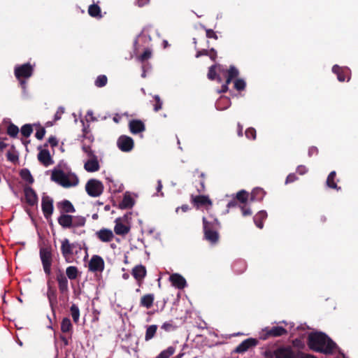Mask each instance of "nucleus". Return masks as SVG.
<instances>
[{
	"label": "nucleus",
	"mask_w": 358,
	"mask_h": 358,
	"mask_svg": "<svg viewBox=\"0 0 358 358\" xmlns=\"http://www.w3.org/2000/svg\"><path fill=\"white\" fill-rule=\"evenodd\" d=\"M146 273L145 267L141 264L134 266L131 271L132 275L136 280L139 286H141Z\"/></svg>",
	"instance_id": "nucleus-18"
},
{
	"label": "nucleus",
	"mask_w": 358,
	"mask_h": 358,
	"mask_svg": "<svg viewBox=\"0 0 358 358\" xmlns=\"http://www.w3.org/2000/svg\"><path fill=\"white\" fill-rule=\"evenodd\" d=\"M308 172V169L304 165H299L296 168V173L299 175H304Z\"/></svg>",
	"instance_id": "nucleus-62"
},
{
	"label": "nucleus",
	"mask_w": 358,
	"mask_h": 358,
	"mask_svg": "<svg viewBox=\"0 0 358 358\" xmlns=\"http://www.w3.org/2000/svg\"><path fill=\"white\" fill-rule=\"evenodd\" d=\"M152 56V52L149 49H146L143 52V54H141L138 57V59L143 63L144 62H145L146 60H148V59H150Z\"/></svg>",
	"instance_id": "nucleus-53"
},
{
	"label": "nucleus",
	"mask_w": 358,
	"mask_h": 358,
	"mask_svg": "<svg viewBox=\"0 0 358 358\" xmlns=\"http://www.w3.org/2000/svg\"><path fill=\"white\" fill-rule=\"evenodd\" d=\"M19 128L14 124L13 123L10 122L9 125L7 127V134L10 136L12 138L17 137L18 133H19Z\"/></svg>",
	"instance_id": "nucleus-41"
},
{
	"label": "nucleus",
	"mask_w": 358,
	"mask_h": 358,
	"mask_svg": "<svg viewBox=\"0 0 358 358\" xmlns=\"http://www.w3.org/2000/svg\"><path fill=\"white\" fill-rule=\"evenodd\" d=\"M265 195V192L262 188L257 187L255 188L250 194V201H260L263 199Z\"/></svg>",
	"instance_id": "nucleus-30"
},
{
	"label": "nucleus",
	"mask_w": 358,
	"mask_h": 358,
	"mask_svg": "<svg viewBox=\"0 0 358 358\" xmlns=\"http://www.w3.org/2000/svg\"><path fill=\"white\" fill-rule=\"evenodd\" d=\"M64 113V108L63 107L58 108L55 115V121H57L61 119L62 114Z\"/></svg>",
	"instance_id": "nucleus-59"
},
{
	"label": "nucleus",
	"mask_w": 358,
	"mask_h": 358,
	"mask_svg": "<svg viewBox=\"0 0 358 358\" xmlns=\"http://www.w3.org/2000/svg\"><path fill=\"white\" fill-rule=\"evenodd\" d=\"M258 344V341L255 338H249L242 341L234 350V352L243 354L250 348L255 347Z\"/></svg>",
	"instance_id": "nucleus-15"
},
{
	"label": "nucleus",
	"mask_w": 358,
	"mask_h": 358,
	"mask_svg": "<svg viewBox=\"0 0 358 358\" xmlns=\"http://www.w3.org/2000/svg\"><path fill=\"white\" fill-rule=\"evenodd\" d=\"M176 349L173 346H169L167 349L162 351L156 358H169L174 354Z\"/></svg>",
	"instance_id": "nucleus-43"
},
{
	"label": "nucleus",
	"mask_w": 358,
	"mask_h": 358,
	"mask_svg": "<svg viewBox=\"0 0 358 358\" xmlns=\"http://www.w3.org/2000/svg\"><path fill=\"white\" fill-rule=\"evenodd\" d=\"M236 199L242 203H245L248 199V193L245 190H241L236 194Z\"/></svg>",
	"instance_id": "nucleus-49"
},
{
	"label": "nucleus",
	"mask_w": 358,
	"mask_h": 358,
	"mask_svg": "<svg viewBox=\"0 0 358 358\" xmlns=\"http://www.w3.org/2000/svg\"><path fill=\"white\" fill-rule=\"evenodd\" d=\"M71 315L75 323H78L80 317V310L76 304H72L70 308Z\"/></svg>",
	"instance_id": "nucleus-42"
},
{
	"label": "nucleus",
	"mask_w": 358,
	"mask_h": 358,
	"mask_svg": "<svg viewBox=\"0 0 358 358\" xmlns=\"http://www.w3.org/2000/svg\"><path fill=\"white\" fill-rule=\"evenodd\" d=\"M129 131L133 134H137L145 130V124L140 120H131L129 122Z\"/></svg>",
	"instance_id": "nucleus-20"
},
{
	"label": "nucleus",
	"mask_w": 358,
	"mask_h": 358,
	"mask_svg": "<svg viewBox=\"0 0 358 358\" xmlns=\"http://www.w3.org/2000/svg\"><path fill=\"white\" fill-rule=\"evenodd\" d=\"M155 301V295L153 294H147L141 296L140 300V306L147 309L150 308Z\"/></svg>",
	"instance_id": "nucleus-27"
},
{
	"label": "nucleus",
	"mask_w": 358,
	"mask_h": 358,
	"mask_svg": "<svg viewBox=\"0 0 358 358\" xmlns=\"http://www.w3.org/2000/svg\"><path fill=\"white\" fill-rule=\"evenodd\" d=\"M171 285L175 287L182 289L187 285L186 280L184 277L178 273H173L169 277Z\"/></svg>",
	"instance_id": "nucleus-19"
},
{
	"label": "nucleus",
	"mask_w": 358,
	"mask_h": 358,
	"mask_svg": "<svg viewBox=\"0 0 358 358\" xmlns=\"http://www.w3.org/2000/svg\"><path fill=\"white\" fill-rule=\"evenodd\" d=\"M298 180V178L295 175V173H289L286 178L285 184L293 182Z\"/></svg>",
	"instance_id": "nucleus-60"
},
{
	"label": "nucleus",
	"mask_w": 358,
	"mask_h": 358,
	"mask_svg": "<svg viewBox=\"0 0 358 358\" xmlns=\"http://www.w3.org/2000/svg\"><path fill=\"white\" fill-rule=\"evenodd\" d=\"M45 129L43 127H40L38 129H37L35 136L38 140H42L45 134Z\"/></svg>",
	"instance_id": "nucleus-56"
},
{
	"label": "nucleus",
	"mask_w": 358,
	"mask_h": 358,
	"mask_svg": "<svg viewBox=\"0 0 358 358\" xmlns=\"http://www.w3.org/2000/svg\"><path fill=\"white\" fill-rule=\"evenodd\" d=\"M246 86L245 82L243 79H236L234 81V88L237 91L244 90Z\"/></svg>",
	"instance_id": "nucleus-52"
},
{
	"label": "nucleus",
	"mask_w": 358,
	"mask_h": 358,
	"mask_svg": "<svg viewBox=\"0 0 358 358\" xmlns=\"http://www.w3.org/2000/svg\"><path fill=\"white\" fill-rule=\"evenodd\" d=\"M39 255L44 272L46 275H49L51 273V266L52 264L51 247L41 248Z\"/></svg>",
	"instance_id": "nucleus-3"
},
{
	"label": "nucleus",
	"mask_w": 358,
	"mask_h": 358,
	"mask_svg": "<svg viewBox=\"0 0 358 358\" xmlns=\"http://www.w3.org/2000/svg\"><path fill=\"white\" fill-rule=\"evenodd\" d=\"M66 274L67 278L72 280L78 278L79 271L76 266H70L66 268Z\"/></svg>",
	"instance_id": "nucleus-34"
},
{
	"label": "nucleus",
	"mask_w": 358,
	"mask_h": 358,
	"mask_svg": "<svg viewBox=\"0 0 358 358\" xmlns=\"http://www.w3.org/2000/svg\"><path fill=\"white\" fill-rule=\"evenodd\" d=\"M287 334V331L282 327L274 326L266 327L262 330L261 338L266 340L270 337H279Z\"/></svg>",
	"instance_id": "nucleus-5"
},
{
	"label": "nucleus",
	"mask_w": 358,
	"mask_h": 358,
	"mask_svg": "<svg viewBox=\"0 0 358 358\" xmlns=\"http://www.w3.org/2000/svg\"><path fill=\"white\" fill-rule=\"evenodd\" d=\"M206 33L207 38H214L215 40L217 39V36L216 33L213 29H206Z\"/></svg>",
	"instance_id": "nucleus-58"
},
{
	"label": "nucleus",
	"mask_w": 358,
	"mask_h": 358,
	"mask_svg": "<svg viewBox=\"0 0 358 358\" xmlns=\"http://www.w3.org/2000/svg\"><path fill=\"white\" fill-rule=\"evenodd\" d=\"M134 204V199L130 195L125 194L119 204V207L121 209H127L133 207Z\"/></svg>",
	"instance_id": "nucleus-32"
},
{
	"label": "nucleus",
	"mask_w": 358,
	"mask_h": 358,
	"mask_svg": "<svg viewBox=\"0 0 358 358\" xmlns=\"http://www.w3.org/2000/svg\"><path fill=\"white\" fill-rule=\"evenodd\" d=\"M73 328L71 322L69 318L64 317L63 318L62 323H61V331L63 333H68L71 331Z\"/></svg>",
	"instance_id": "nucleus-37"
},
{
	"label": "nucleus",
	"mask_w": 358,
	"mask_h": 358,
	"mask_svg": "<svg viewBox=\"0 0 358 358\" xmlns=\"http://www.w3.org/2000/svg\"><path fill=\"white\" fill-rule=\"evenodd\" d=\"M73 215L68 214H61L57 218L59 224L64 229L73 228Z\"/></svg>",
	"instance_id": "nucleus-21"
},
{
	"label": "nucleus",
	"mask_w": 358,
	"mask_h": 358,
	"mask_svg": "<svg viewBox=\"0 0 358 358\" xmlns=\"http://www.w3.org/2000/svg\"><path fill=\"white\" fill-rule=\"evenodd\" d=\"M266 212L265 210H260L254 216L253 220L255 225L258 228L262 229L264 227V221L266 219Z\"/></svg>",
	"instance_id": "nucleus-28"
},
{
	"label": "nucleus",
	"mask_w": 358,
	"mask_h": 358,
	"mask_svg": "<svg viewBox=\"0 0 358 358\" xmlns=\"http://www.w3.org/2000/svg\"><path fill=\"white\" fill-rule=\"evenodd\" d=\"M153 99L155 101V103L153 104V109L155 112H158L162 108L163 101L159 95H155Z\"/></svg>",
	"instance_id": "nucleus-48"
},
{
	"label": "nucleus",
	"mask_w": 358,
	"mask_h": 358,
	"mask_svg": "<svg viewBox=\"0 0 358 358\" xmlns=\"http://www.w3.org/2000/svg\"><path fill=\"white\" fill-rule=\"evenodd\" d=\"M88 13L93 17H101V8L96 4H92L89 6Z\"/></svg>",
	"instance_id": "nucleus-36"
},
{
	"label": "nucleus",
	"mask_w": 358,
	"mask_h": 358,
	"mask_svg": "<svg viewBox=\"0 0 358 358\" xmlns=\"http://www.w3.org/2000/svg\"><path fill=\"white\" fill-rule=\"evenodd\" d=\"M204 237L208 241H209L212 244H215L218 242L220 236L217 230H208L207 231L204 232Z\"/></svg>",
	"instance_id": "nucleus-31"
},
{
	"label": "nucleus",
	"mask_w": 358,
	"mask_h": 358,
	"mask_svg": "<svg viewBox=\"0 0 358 358\" xmlns=\"http://www.w3.org/2000/svg\"><path fill=\"white\" fill-rule=\"evenodd\" d=\"M108 78L105 75H99L95 80L94 85L97 87H103L107 85Z\"/></svg>",
	"instance_id": "nucleus-46"
},
{
	"label": "nucleus",
	"mask_w": 358,
	"mask_h": 358,
	"mask_svg": "<svg viewBox=\"0 0 358 358\" xmlns=\"http://www.w3.org/2000/svg\"><path fill=\"white\" fill-rule=\"evenodd\" d=\"M41 208L44 217L48 220L53 213V200L48 196H43L41 201Z\"/></svg>",
	"instance_id": "nucleus-12"
},
{
	"label": "nucleus",
	"mask_w": 358,
	"mask_h": 358,
	"mask_svg": "<svg viewBox=\"0 0 358 358\" xmlns=\"http://www.w3.org/2000/svg\"><path fill=\"white\" fill-rule=\"evenodd\" d=\"M48 142L52 148L57 147L58 145V141L55 136H51L49 137Z\"/></svg>",
	"instance_id": "nucleus-61"
},
{
	"label": "nucleus",
	"mask_w": 358,
	"mask_h": 358,
	"mask_svg": "<svg viewBox=\"0 0 358 358\" xmlns=\"http://www.w3.org/2000/svg\"><path fill=\"white\" fill-rule=\"evenodd\" d=\"M245 135L248 139L255 140L257 136L255 129L253 127L248 128L245 130Z\"/></svg>",
	"instance_id": "nucleus-54"
},
{
	"label": "nucleus",
	"mask_w": 358,
	"mask_h": 358,
	"mask_svg": "<svg viewBox=\"0 0 358 358\" xmlns=\"http://www.w3.org/2000/svg\"><path fill=\"white\" fill-rule=\"evenodd\" d=\"M104 189L103 183L96 179H90L85 185L87 194L92 197H98L102 194Z\"/></svg>",
	"instance_id": "nucleus-4"
},
{
	"label": "nucleus",
	"mask_w": 358,
	"mask_h": 358,
	"mask_svg": "<svg viewBox=\"0 0 358 358\" xmlns=\"http://www.w3.org/2000/svg\"><path fill=\"white\" fill-rule=\"evenodd\" d=\"M199 177L200 178L199 183V185H196V188L199 193H203L206 191L205 174L203 173H201Z\"/></svg>",
	"instance_id": "nucleus-45"
},
{
	"label": "nucleus",
	"mask_w": 358,
	"mask_h": 358,
	"mask_svg": "<svg viewBox=\"0 0 358 358\" xmlns=\"http://www.w3.org/2000/svg\"><path fill=\"white\" fill-rule=\"evenodd\" d=\"M336 177V172L335 171L330 172L327 176L326 184L328 187L339 191L341 189V187L337 185V183L335 181Z\"/></svg>",
	"instance_id": "nucleus-29"
},
{
	"label": "nucleus",
	"mask_w": 358,
	"mask_h": 358,
	"mask_svg": "<svg viewBox=\"0 0 358 358\" xmlns=\"http://www.w3.org/2000/svg\"><path fill=\"white\" fill-rule=\"evenodd\" d=\"M56 280L58 282V287L60 293L64 294L68 292L69 287H68V280L66 276L64 275V273L62 271H59L57 273L56 275Z\"/></svg>",
	"instance_id": "nucleus-17"
},
{
	"label": "nucleus",
	"mask_w": 358,
	"mask_h": 358,
	"mask_svg": "<svg viewBox=\"0 0 358 358\" xmlns=\"http://www.w3.org/2000/svg\"><path fill=\"white\" fill-rule=\"evenodd\" d=\"M7 159L11 162H15L18 160V156L10 151H8L6 154Z\"/></svg>",
	"instance_id": "nucleus-57"
},
{
	"label": "nucleus",
	"mask_w": 358,
	"mask_h": 358,
	"mask_svg": "<svg viewBox=\"0 0 358 358\" xmlns=\"http://www.w3.org/2000/svg\"><path fill=\"white\" fill-rule=\"evenodd\" d=\"M105 263L103 258L99 255H93L89 262L88 268L92 272H102L104 270Z\"/></svg>",
	"instance_id": "nucleus-11"
},
{
	"label": "nucleus",
	"mask_w": 358,
	"mask_h": 358,
	"mask_svg": "<svg viewBox=\"0 0 358 358\" xmlns=\"http://www.w3.org/2000/svg\"><path fill=\"white\" fill-rule=\"evenodd\" d=\"M308 345L313 351L325 355L333 354L337 348L336 343L322 332H312L308 336Z\"/></svg>",
	"instance_id": "nucleus-1"
},
{
	"label": "nucleus",
	"mask_w": 358,
	"mask_h": 358,
	"mask_svg": "<svg viewBox=\"0 0 358 358\" xmlns=\"http://www.w3.org/2000/svg\"><path fill=\"white\" fill-rule=\"evenodd\" d=\"M51 180L66 188L76 186L79 182L76 176H69L62 170L53 171L51 175Z\"/></svg>",
	"instance_id": "nucleus-2"
},
{
	"label": "nucleus",
	"mask_w": 358,
	"mask_h": 358,
	"mask_svg": "<svg viewBox=\"0 0 358 358\" xmlns=\"http://www.w3.org/2000/svg\"><path fill=\"white\" fill-rule=\"evenodd\" d=\"M117 145L121 151L127 152L133 149L134 142L130 136L122 135L118 138Z\"/></svg>",
	"instance_id": "nucleus-10"
},
{
	"label": "nucleus",
	"mask_w": 358,
	"mask_h": 358,
	"mask_svg": "<svg viewBox=\"0 0 358 358\" xmlns=\"http://www.w3.org/2000/svg\"><path fill=\"white\" fill-rule=\"evenodd\" d=\"M227 76L233 79L236 78L239 75L238 70L234 66H230L229 69L226 71Z\"/></svg>",
	"instance_id": "nucleus-50"
},
{
	"label": "nucleus",
	"mask_w": 358,
	"mask_h": 358,
	"mask_svg": "<svg viewBox=\"0 0 358 358\" xmlns=\"http://www.w3.org/2000/svg\"><path fill=\"white\" fill-rule=\"evenodd\" d=\"M34 72V68L30 63L16 66L14 69L15 76L17 79L30 78Z\"/></svg>",
	"instance_id": "nucleus-6"
},
{
	"label": "nucleus",
	"mask_w": 358,
	"mask_h": 358,
	"mask_svg": "<svg viewBox=\"0 0 358 358\" xmlns=\"http://www.w3.org/2000/svg\"><path fill=\"white\" fill-rule=\"evenodd\" d=\"M129 231L130 227L129 225L122 223L120 218L115 220L114 231L117 235L124 236L127 234Z\"/></svg>",
	"instance_id": "nucleus-25"
},
{
	"label": "nucleus",
	"mask_w": 358,
	"mask_h": 358,
	"mask_svg": "<svg viewBox=\"0 0 358 358\" xmlns=\"http://www.w3.org/2000/svg\"><path fill=\"white\" fill-rule=\"evenodd\" d=\"M96 235L97 238L102 242H110L114 238L113 231L108 229H101L96 231Z\"/></svg>",
	"instance_id": "nucleus-22"
},
{
	"label": "nucleus",
	"mask_w": 358,
	"mask_h": 358,
	"mask_svg": "<svg viewBox=\"0 0 358 358\" xmlns=\"http://www.w3.org/2000/svg\"><path fill=\"white\" fill-rule=\"evenodd\" d=\"M241 211L243 216H250L252 214V212L250 208H246L245 206H241Z\"/></svg>",
	"instance_id": "nucleus-63"
},
{
	"label": "nucleus",
	"mask_w": 358,
	"mask_h": 358,
	"mask_svg": "<svg viewBox=\"0 0 358 358\" xmlns=\"http://www.w3.org/2000/svg\"><path fill=\"white\" fill-rule=\"evenodd\" d=\"M82 150L85 153H86L87 156L89 158L96 157V155L94 154V151L91 149V147L90 145H84L82 147Z\"/></svg>",
	"instance_id": "nucleus-55"
},
{
	"label": "nucleus",
	"mask_w": 358,
	"mask_h": 358,
	"mask_svg": "<svg viewBox=\"0 0 358 358\" xmlns=\"http://www.w3.org/2000/svg\"><path fill=\"white\" fill-rule=\"evenodd\" d=\"M332 71L337 76L340 82L349 81L350 79V69L348 67H341L338 65H334L332 67Z\"/></svg>",
	"instance_id": "nucleus-13"
},
{
	"label": "nucleus",
	"mask_w": 358,
	"mask_h": 358,
	"mask_svg": "<svg viewBox=\"0 0 358 358\" xmlns=\"http://www.w3.org/2000/svg\"><path fill=\"white\" fill-rule=\"evenodd\" d=\"M246 269V264L243 261H237L233 265V270L237 274H241Z\"/></svg>",
	"instance_id": "nucleus-38"
},
{
	"label": "nucleus",
	"mask_w": 358,
	"mask_h": 358,
	"mask_svg": "<svg viewBox=\"0 0 358 358\" xmlns=\"http://www.w3.org/2000/svg\"><path fill=\"white\" fill-rule=\"evenodd\" d=\"M38 150L39 152L38 153L37 158L39 162L45 167L53 164L54 161L49 150L47 149H41V147L38 148Z\"/></svg>",
	"instance_id": "nucleus-16"
},
{
	"label": "nucleus",
	"mask_w": 358,
	"mask_h": 358,
	"mask_svg": "<svg viewBox=\"0 0 358 358\" xmlns=\"http://www.w3.org/2000/svg\"><path fill=\"white\" fill-rule=\"evenodd\" d=\"M57 207L62 214L73 213L76 212L73 205L69 200H64L59 202Z\"/></svg>",
	"instance_id": "nucleus-23"
},
{
	"label": "nucleus",
	"mask_w": 358,
	"mask_h": 358,
	"mask_svg": "<svg viewBox=\"0 0 358 358\" xmlns=\"http://www.w3.org/2000/svg\"><path fill=\"white\" fill-rule=\"evenodd\" d=\"M48 298L50 302V306L51 308L53 310L55 304L57 303V294L56 292L51 288H49L48 290Z\"/></svg>",
	"instance_id": "nucleus-40"
},
{
	"label": "nucleus",
	"mask_w": 358,
	"mask_h": 358,
	"mask_svg": "<svg viewBox=\"0 0 358 358\" xmlns=\"http://www.w3.org/2000/svg\"><path fill=\"white\" fill-rule=\"evenodd\" d=\"M218 69L219 71H221V66L220 65H212L208 72V78L210 80H215L216 78L217 74V69Z\"/></svg>",
	"instance_id": "nucleus-39"
},
{
	"label": "nucleus",
	"mask_w": 358,
	"mask_h": 358,
	"mask_svg": "<svg viewBox=\"0 0 358 358\" xmlns=\"http://www.w3.org/2000/svg\"><path fill=\"white\" fill-rule=\"evenodd\" d=\"M161 328L165 331L169 332L175 331L177 329V327L173 324V321H169L164 322L162 325Z\"/></svg>",
	"instance_id": "nucleus-51"
},
{
	"label": "nucleus",
	"mask_w": 358,
	"mask_h": 358,
	"mask_svg": "<svg viewBox=\"0 0 358 358\" xmlns=\"http://www.w3.org/2000/svg\"><path fill=\"white\" fill-rule=\"evenodd\" d=\"M84 168L87 172H95L99 170L100 166L97 157L90 158L84 164Z\"/></svg>",
	"instance_id": "nucleus-26"
},
{
	"label": "nucleus",
	"mask_w": 358,
	"mask_h": 358,
	"mask_svg": "<svg viewBox=\"0 0 358 358\" xmlns=\"http://www.w3.org/2000/svg\"><path fill=\"white\" fill-rule=\"evenodd\" d=\"M298 351H294L291 346H281L273 351L275 358H298Z\"/></svg>",
	"instance_id": "nucleus-7"
},
{
	"label": "nucleus",
	"mask_w": 358,
	"mask_h": 358,
	"mask_svg": "<svg viewBox=\"0 0 358 358\" xmlns=\"http://www.w3.org/2000/svg\"><path fill=\"white\" fill-rule=\"evenodd\" d=\"M20 177L22 179L29 184H32L34 182V179L31 174V172L27 169H23L20 172Z\"/></svg>",
	"instance_id": "nucleus-35"
},
{
	"label": "nucleus",
	"mask_w": 358,
	"mask_h": 358,
	"mask_svg": "<svg viewBox=\"0 0 358 358\" xmlns=\"http://www.w3.org/2000/svg\"><path fill=\"white\" fill-rule=\"evenodd\" d=\"M86 223L85 217L83 216H73V228L84 227Z\"/></svg>",
	"instance_id": "nucleus-44"
},
{
	"label": "nucleus",
	"mask_w": 358,
	"mask_h": 358,
	"mask_svg": "<svg viewBox=\"0 0 358 358\" xmlns=\"http://www.w3.org/2000/svg\"><path fill=\"white\" fill-rule=\"evenodd\" d=\"M157 325L152 324L148 326L145 335V341H148L153 338L157 333Z\"/></svg>",
	"instance_id": "nucleus-33"
},
{
	"label": "nucleus",
	"mask_w": 358,
	"mask_h": 358,
	"mask_svg": "<svg viewBox=\"0 0 358 358\" xmlns=\"http://www.w3.org/2000/svg\"><path fill=\"white\" fill-rule=\"evenodd\" d=\"M298 358H317L316 357H315L314 355H309V354H305L301 351H299L298 350Z\"/></svg>",
	"instance_id": "nucleus-64"
},
{
	"label": "nucleus",
	"mask_w": 358,
	"mask_h": 358,
	"mask_svg": "<svg viewBox=\"0 0 358 358\" xmlns=\"http://www.w3.org/2000/svg\"><path fill=\"white\" fill-rule=\"evenodd\" d=\"M203 233L208 230L214 231L217 230L220 227V222L217 218H214L212 221H208L207 219L203 217Z\"/></svg>",
	"instance_id": "nucleus-24"
},
{
	"label": "nucleus",
	"mask_w": 358,
	"mask_h": 358,
	"mask_svg": "<svg viewBox=\"0 0 358 358\" xmlns=\"http://www.w3.org/2000/svg\"><path fill=\"white\" fill-rule=\"evenodd\" d=\"M191 202L196 208L212 206L213 201L208 195H191Z\"/></svg>",
	"instance_id": "nucleus-9"
},
{
	"label": "nucleus",
	"mask_w": 358,
	"mask_h": 358,
	"mask_svg": "<svg viewBox=\"0 0 358 358\" xmlns=\"http://www.w3.org/2000/svg\"><path fill=\"white\" fill-rule=\"evenodd\" d=\"M75 248L76 244L71 243L66 238L62 241L61 252L66 262L69 263L72 262V255Z\"/></svg>",
	"instance_id": "nucleus-8"
},
{
	"label": "nucleus",
	"mask_w": 358,
	"mask_h": 358,
	"mask_svg": "<svg viewBox=\"0 0 358 358\" xmlns=\"http://www.w3.org/2000/svg\"><path fill=\"white\" fill-rule=\"evenodd\" d=\"M32 132L33 128L30 124H26L21 127V134L25 138L29 137Z\"/></svg>",
	"instance_id": "nucleus-47"
},
{
	"label": "nucleus",
	"mask_w": 358,
	"mask_h": 358,
	"mask_svg": "<svg viewBox=\"0 0 358 358\" xmlns=\"http://www.w3.org/2000/svg\"><path fill=\"white\" fill-rule=\"evenodd\" d=\"M24 194L25 201L29 206H37L38 196L32 187L29 186H25L24 187Z\"/></svg>",
	"instance_id": "nucleus-14"
}]
</instances>
